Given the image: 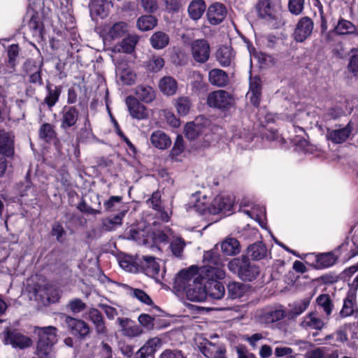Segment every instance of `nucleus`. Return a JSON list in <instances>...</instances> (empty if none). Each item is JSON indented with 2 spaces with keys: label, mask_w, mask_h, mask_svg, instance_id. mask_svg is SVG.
I'll return each mask as SVG.
<instances>
[{
  "label": "nucleus",
  "mask_w": 358,
  "mask_h": 358,
  "mask_svg": "<svg viewBox=\"0 0 358 358\" xmlns=\"http://www.w3.org/2000/svg\"><path fill=\"white\" fill-rule=\"evenodd\" d=\"M200 192L192 194V199L195 201L194 206L196 211L201 214L208 212L210 214L216 215L220 213H227L231 210L234 198L232 196L220 194L215 196L211 203L208 206L206 201H201L199 198Z\"/></svg>",
  "instance_id": "obj_1"
},
{
  "label": "nucleus",
  "mask_w": 358,
  "mask_h": 358,
  "mask_svg": "<svg viewBox=\"0 0 358 358\" xmlns=\"http://www.w3.org/2000/svg\"><path fill=\"white\" fill-rule=\"evenodd\" d=\"M57 329L52 326L35 327L34 334L38 336L36 355L39 358H48L52 347L57 343Z\"/></svg>",
  "instance_id": "obj_2"
},
{
  "label": "nucleus",
  "mask_w": 358,
  "mask_h": 358,
  "mask_svg": "<svg viewBox=\"0 0 358 358\" xmlns=\"http://www.w3.org/2000/svg\"><path fill=\"white\" fill-rule=\"evenodd\" d=\"M204 266L203 272H206L210 278L222 279L225 276L224 259L218 252L217 245L212 250L205 252L203 257Z\"/></svg>",
  "instance_id": "obj_3"
},
{
  "label": "nucleus",
  "mask_w": 358,
  "mask_h": 358,
  "mask_svg": "<svg viewBox=\"0 0 358 358\" xmlns=\"http://www.w3.org/2000/svg\"><path fill=\"white\" fill-rule=\"evenodd\" d=\"M228 268L244 281L254 280L260 273L259 266L252 264L247 256L233 259L228 263Z\"/></svg>",
  "instance_id": "obj_4"
},
{
  "label": "nucleus",
  "mask_w": 358,
  "mask_h": 358,
  "mask_svg": "<svg viewBox=\"0 0 358 358\" xmlns=\"http://www.w3.org/2000/svg\"><path fill=\"white\" fill-rule=\"evenodd\" d=\"M257 9L259 17L264 19L271 27L278 28L283 24L270 0H259Z\"/></svg>",
  "instance_id": "obj_5"
},
{
  "label": "nucleus",
  "mask_w": 358,
  "mask_h": 358,
  "mask_svg": "<svg viewBox=\"0 0 358 358\" xmlns=\"http://www.w3.org/2000/svg\"><path fill=\"white\" fill-rule=\"evenodd\" d=\"M328 320L319 316L317 311H311L303 316L299 322V327L307 331H321L328 324Z\"/></svg>",
  "instance_id": "obj_6"
},
{
  "label": "nucleus",
  "mask_w": 358,
  "mask_h": 358,
  "mask_svg": "<svg viewBox=\"0 0 358 358\" xmlns=\"http://www.w3.org/2000/svg\"><path fill=\"white\" fill-rule=\"evenodd\" d=\"M4 343L15 349L23 350L31 346L33 341L30 337L17 330H8L5 334Z\"/></svg>",
  "instance_id": "obj_7"
},
{
  "label": "nucleus",
  "mask_w": 358,
  "mask_h": 358,
  "mask_svg": "<svg viewBox=\"0 0 358 358\" xmlns=\"http://www.w3.org/2000/svg\"><path fill=\"white\" fill-rule=\"evenodd\" d=\"M184 289L187 299L192 301H203L206 299L205 278H194L192 284Z\"/></svg>",
  "instance_id": "obj_8"
},
{
  "label": "nucleus",
  "mask_w": 358,
  "mask_h": 358,
  "mask_svg": "<svg viewBox=\"0 0 358 358\" xmlns=\"http://www.w3.org/2000/svg\"><path fill=\"white\" fill-rule=\"evenodd\" d=\"M191 52L194 59L200 64L206 62L210 57V48L205 39H197L191 44Z\"/></svg>",
  "instance_id": "obj_9"
},
{
  "label": "nucleus",
  "mask_w": 358,
  "mask_h": 358,
  "mask_svg": "<svg viewBox=\"0 0 358 358\" xmlns=\"http://www.w3.org/2000/svg\"><path fill=\"white\" fill-rule=\"evenodd\" d=\"M141 266L143 272L148 276L155 278L157 282H161L164 278V272H161L159 263L152 256H143Z\"/></svg>",
  "instance_id": "obj_10"
},
{
  "label": "nucleus",
  "mask_w": 358,
  "mask_h": 358,
  "mask_svg": "<svg viewBox=\"0 0 358 358\" xmlns=\"http://www.w3.org/2000/svg\"><path fill=\"white\" fill-rule=\"evenodd\" d=\"M65 322L71 334L80 339H85L90 333V326L82 320L66 316Z\"/></svg>",
  "instance_id": "obj_11"
},
{
  "label": "nucleus",
  "mask_w": 358,
  "mask_h": 358,
  "mask_svg": "<svg viewBox=\"0 0 358 358\" xmlns=\"http://www.w3.org/2000/svg\"><path fill=\"white\" fill-rule=\"evenodd\" d=\"M232 103L231 94L222 90H217L209 94L208 104L210 107L217 108H227Z\"/></svg>",
  "instance_id": "obj_12"
},
{
  "label": "nucleus",
  "mask_w": 358,
  "mask_h": 358,
  "mask_svg": "<svg viewBox=\"0 0 358 358\" xmlns=\"http://www.w3.org/2000/svg\"><path fill=\"white\" fill-rule=\"evenodd\" d=\"M79 117V111L75 106H64L61 111L60 127L66 131L74 127Z\"/></svg>",
  "instance_id": "obj_13"
},
{
  "label": "nucleus",
  "mask_w": 358,
  "mask_h": 358,
  "mask_svg": "<svg viewBox=\"0 0 358 358\" xmlns=\"http://www.w3.org/2000/svg\"><path fill=\"white\" fill-rule=\"evenodd\" d=\"M353 130L354 124L350 121L345 127L328 130L327 137L334 143H343L350 138Z\"/></svg>",
  "instance_id": "obj_14"
},
{
  "label": "nucleus",
  "mask_w": 358,
  "mask_h": 358,
  "mask_svg": "<svg viewBox=\"0 0 358 358\" xmlns=\"http://www.w3.org/2000/svg\"><path fill=\"white\" fill-rule=\"evenodd\" d=\"M129 114L133 118L137 120H144L148 117V112L145 106L139 103L138 99L133 96H129L125 99Z\"/></svg>",
  "instance_id": "obj_15"
},
{
  "label": "nucleus",
  "mask_w": 358,
  "mask_h": 358,
  "mask_svg": "<svg viewBox=\"0 0 358 358\" xmlns=\"http://www.w3.org/2000/svg\"><path fill=\"white\" fill-rule=\"evenodd\" d=\"M286 315L282 306L273 307L263 311L259 316V321L262 324H271L280 321Z\"/></svg>",
  "instance_id": "obj_16"
},
{
  "label": "nucleus",
  "mask_w": 358,
  "mask_h": 358,
  "mask_svg": "<svg viewBox=\"0 0 358 358\" xmlns=\"http://www.w3.org/2000/svg\"><path fill=\"white\" fill-rule=\"evenodd\" d=\"M313 29V22L308 17H302L295 29L294 36L296 41L303 42L309 37Z\"/></svg>",
  "instance_id": "obj_17"
},
{
  "label": "nucleus",
  "mask_w": 358,
  "mask_h": 358,
  "mask_svg": "<svg viewBox=\"0 0 358 358\" xmlns=\"http://www.w3.org/2000/svg\"><path fill=\"white\" fill-rule=\"evenodd\" d=\"M227 13V10L226 7L221 3L215 2L211 4L208 8V20L210 24H219L224 20Z\"/></svg>",
  "instance_id": "obj_18"
},
{
  "label": "nucleus",
  "mask_w": 358,
  "mask_h": 358,
  "mask_svg": "<svg viewBox=\"0 0 358 358\" xmlns=\"http://www.w3.org/2000/svg\"><path fill=\"white\" fill-rule=\"evenodd\" d=\"M29 17L27 27L34 38L37 40L43 38V24L38 13L31 10L27 13Z\"/></svg>",
  "instance_id": "obj_19"
},
{
  "label": "nucleus",
  "mask_w": 358,
  "mask_h": 358,
  "mask_svg": "<svg viewBox=\"0 0 358 358\" xmlns=\"http://www.w3.org/2000/svg\"><path fill=\"white\" fill-rule=\"evenodd\" d=\"M213 278L205 279L206 298L208 296L212 299H221L225 294V288L221 282Z\"/></svg>",
  "instance_id": "obj_20"
},
{
  "label": "nucleus",
  "mask_w": 358,
  "mask_h": 358,
  "mask_svg": "<svg viewBox=\"0 0 358 358\" xmlns=\"http://www.w3.org/2000/svg\"><path fill=\"white\" fill-rule=\"evenodd\" d=\"M162 340L157 337L150 338L136 352L135 358H148L153 356L156 350L162 346Z\"/></svg>",
  "instance_id": "obj_21"
},
{
  "label": "nucleus",
  "mask_w": 358,
  "mask_h": 358,
  "mask_svg": "<svg viewBox=\"0 0 358 358\" xmlns=\"http://www.w3.org/2000/svg\"><path fill=\"white\" fill-rule=\"evenodd\" d=\"M216 59L223 67L234 64L236 53L230 46H222L216 52Z\"/></svg>",
  "instance_id": "obj_22"
},
{
  "label": "nucleus",
  "mask_w": 358,
  "mask_h": 358,
  "mask_svg": "<svg viewBox=\"0 0 358 358\" xmlns=\"http://www.w3.org/2000/svg\"><path fill=\"white\" fill-rule=\"evenodd\" d=\"M310 303V298H304L289 304V310L286 314L289 319L295 320L303 313L309 307Z\"/></svg>",
  "instance_id": "obj_23"
},
{
  "label": "nucleus",
  "mask_w": 358,
  "mask_h": 358,
  "mask_svg": "<svg viewBox=\"0 0 358 358\" xmlns=\"http://www.w3.org/2000/svg\"><path fill=\"white\" fill-rule=\"evenodd\" d=\"M261 94L262 85L260 79L257 77L250 78V90L248 92V96L253 106L257 107L259 106Z\"/></svg>",
  "instance_id": "obj_24"
},
{
  "label": "nucleus",
  "mask_w": 358,
  "mask_h": 358,
  "mask_svg": "<svg viewBox=\"0 0 358 358\" xmlns=\"http://www.w3.org/2000/svg\"><path fill=\"white\" fill-rule=\"evenodd\" d=\"M270 255L266 245L262 242H256L248 248V255L252 260L259 261Z\"/></svg>",
  "instance_id": "obj_25"
},
{
  "label": "nucleus",
  "mask_w": 358,
  "mask_h": 358,
  "mask_svg": "<svg viewBox=\"0 0 358 358\" xmlns=\"http://www.w3.org/2000/svg\"><path fill=\"white\" fill-rule=\"evenodd\" d=\"M201 278V276L197 275L194 269L182 270L176 275L175 282L180 288L184 289L192 283L194 278Z\"/></svg>",
  "instance_id": "obj_26"
},
{
  "label": "nucleus",
  "mask_w": 358,
  "mask_h": 358,
  "mask_svg": "<svg viewBox=\"0 0 358 358\" xmlns=\"http://www.w3.org/2000/svg\"><path fill=\"white\" fill-rule=\"evenodd\" d=\"M150 142L154 147L160 150L166 149L171 144L169 136L161 130L155 131L151 134Z\"/></svg>",
  "instance_id": "obj_27"
},
{
  "label": "nucleus",
  "mask_w": 358,
  "mask_h": 358,
  "mask_svg": "<svg viewBox=\"0 0 358 358\" xmlns=\"http://www.w3.org/2000/svg\"><path fill=\"white\" fill-rule=\"evenodd\" d=\"M138 39V36L136 35H128L120 43H117L114 49L119 52L131 53L134 50Z\"/></svg>",
  "instance_id": "obj_28"
},
{
  "label": "nucleus",
  "mask_w": 358,
  "mask_h": 358,
  "mask_svg": "<svg viewBox=\"0 0 358 358\" xmlns=\"http://www.w3.org/2000/svg\"><path fill=\"white\" fill-rule=\"evenodd\" d=\"M316 303L319 308L324 312L322 317L329 321L334 309V304L329 295L327 294L319 295L316 299Z\"/></svg>",
  "instance_id": "obj_29"
},
{
  "label": "nucleus",
  "mask_w": 358,
  "mask_h": 358,
  "mask_svg": "<svg viewBox=\"0 0 358 358\" xmlns=\"http://www.w3.org/2000/svg\"><path fill=\"white\" fill-rule=\"evenodd\" d=\"M355 298V293L348 294L347 297L344 299L343 308L339 313V316L341 318L352 315L357 310Z\"/></svg>",
  "instance_id": "obj_30"
},
{
  "label": "nucleus",
  "mask_w": 358,
  "mask_h": 358,
  "mask_svg": "<svg viewBox=\"0 0 358 358\" xmlns=\"http://www.w3.org/2000/svg\"><path fill=\"white\" fill-rule=\"evenodd\" d=\"M159 87L163 94L171 96L176 94L178 84L173 77L165 76L160 80Z\"/></svg>",
  "instance_id": "obj_31"
},
{
  "label": "nucleus",
  "mask_w": 358,
  "mask_h": 358,
  "mask_svg": "<svg viewBox=\"0 0 358 358\" xmlns=\"http://www.w3.org/2000/svg\"><path fill=\"white\" fill-rule=\"evenodd\" d=\"M13 154V141L0 145V172L1 173H3L6 169V157H12Z\"/></svg>",
  "instance_id": "obj_32"
},
{
  "label": "nucleus",
  "mask_w": 358,
  "mask_h": 358,
  "mask_svg": "<svg viewBox=\"0 0 358 358\" xmlns=\"http://www.w3.org/2000/svg\"><path fill=\"white\" fill-rule=\"evenodd\" d=\"M88 315L90 320L94 324L97 334H105L106 328L101 313L96 308H91L88 312Z\"/></svg>",
  "instance_id": "obj_33"
},
{
  "label": "nucleus",
  "mask_w": 358,
  "mask_h": 358,
  "mask_svg": "<svg viewBox=\"0 0 358 358\" xmlns=\"http://www.w3.org/2000/svg\"><path fill=\"white\" fill-rule=\"evenodd\" d=\"M208 79L212 85L223 87L228 83V76L223 70L214 69L210 71Z\"/></svg>",
  "instance_id": "obj_34"
},
{
  "label": "nucleus",
  "mask_w": 358,
  "mask_h": 358,
  "mask_svg": "<svg viewBox=\"0 0 358 358\" xmlns=\"http://www.w3.org/2000/svg\"><path fill=\"white\" fill-rule=\"evenodd\" d=\"M169 40V36L164 31L155 32L150 38L151 45L157 50L163 49L167 46Z\"/></svg>",
  "instance_id": "obj_35"
},
{
  "label": "nucleus",
  "mask_w": 358,
  "mask_h": 358,
  "mask_svg": "<svg viewBox=\"0 0 358 358\" xmlns=\"http://www.w3.org/2000/svg\"><path fill=\"white\" fill-rule=\"evenodd\" d=\"M221 249L225 255H236L240 252L239 242L236 238H227L222 243Z\"/></svg>",
  "instance_id": "obj_36"
},
{
  "label": "nucleus",
  "mask_w": 358,
  "mask_h": 358,
  "mask_svg": "<svg viewBox=\"0 0 358 358\" xmlns=\"http://www.w3.org/2000/svg\"><path fill=\"white\" fill-rule=\"evenodd\" d=\"M174 106L180 116L187 115L192 108V101L188 96H180L174 100Z\"/></svg>",
  "instance_id": "obj_37"
},
{
  "label": "nucleus",
  "mask_w": 358,
  "mask_h": 358,
  "mask_svg": "<svg viewBox=\"0 0 358 358\" xmlns=\"http://www.w3.org/2000/svg\"><path fill=\"white\" fill-rule=\"evenodd\" d=\"M206 10V4L203 0H193L188 7L189 15L193 20L199 19Z\"/></svg>",
  "instance_id": "obj_38"
},
{
  "label": "nucleus",
  "mask_w": 358,
  "mask_h": 358,
  "mask_svg": "<svg viewBox=\"0 0 358 358\" xmlns=\"http://www.w3.org/2000/svg\"><path fill=\"white\" fill-rule=\"evenodd\" d=\"M136 99L145 103H150L155 99V92L150 86L139 85L136 88Z\"/></svg>",
  "instance_id": "obj_39"
},
{
  "label": "nucleus",
  "mask_w": 358,
  "mask_h": 358,
  "mask_svg": "<svg viewBox=\"0 0 358 358\" xmlns=\"http://www.w3.org/2000/svg\"><path fill=\"white\" fill-rule=\"evenodd\" d=\"M185 245L186 242L182 237L173 236L170 241L169 248L174 257L181 258Z\"/></svg>",
  "instance_id": "obj_40"
},
{
  "label": "nucleus",
  "mask_w": 358,
  "mask_h": 358,
  "mask_svg": "<svg viewBox=\"0 0 358 358\" xmlns=\"http://www.w3.org/2000/svg\"><path fill=\"white\" fill-rule=\"evenodd\" d=\"M228 296L231 299L241 298L247 290L246 286L238 282H230L227 285Z\"/></svg>",
  "instance_id": "obj_41"
},
{
  "label": "nucleus",
  "mask_w": 358,
  "mask_h": 358,
  "mask_svg": "<svg viewBox=\"0 0 358 358\" xmlns=\"http://www.w3.org/2000/svg\"><path fill=\"white\" fill-rule=\"evenodd\" d=\"M157 24V20L153 15H142L136 22L137 27L142 31H146L154 29Z\"/></svg>",
  "instance_id": "obj_42"
},
{
  "label": "nucleus",
  "mask_w": 358,
  "mask_h": 358,
  "mask_svg": "<svg viewBox=\"0 0 358 358\" xmlns=\"http://www.w3.org/2000/svg\"><path fill=\"white\" fill-rule=\"evenodd\" d=\"M128 32V25L124 22L115 23L109 29L108 36L113 39L120 38Z\"/></svg>",
  "instance_id": "obj_43"
},
{
  "label": "nucleus",
  "mask_w": 358,
  "mask_h": 358,
  "mask_svg": "<svg viewBox=\"0 0 358 358\" xmlns=\"http://www.w3.org/2000/svg\"><path fill=\"white\" fill-rule=\"evenodd\" d=\"M336 257L331 253L321 254L317 257L316 268L322 269L334 265L336 262Z\"/></svg>",
  "instance_id": "obj_44"
},
{
  "label": "nucleus",
  "mask_w": 358,
  "mask_h": 358,
  "mask_svg": "<svg viewBox=\"0 0 358 358\" xmlns=\"http://www.w3.org/2000/svg\"><path fill=\"white\" fill-rule=\"evenodd\" d=\"M48 95L44 99L45 103L48 106L49 108H52L55 103L57 102L59 97L61 94V87L59 86L55 87L54 89H52L51 87L48 85Z\"/></svg>",
  "instance_id": "obj_45"
},
{
  "label": "nucleus",
  "mask_w": 358,
  "mask_h": 358,
  "mask_svg": "<svg viewBox=\"0 0 358 358\" xmlns=\"http://www.w3.org/2000/svg\"><path fill=\"white\" fill-rule=\"evenodd\" d=\"M355 29V25L351 22L344 19L339 20L335 28L336 32L341 35L352 34Z\"/></svg>",
  "instance_id": "obj_46"
},
{
  "label": "nucleus",
  "mask_w": 358,
  "mask_h": 358,
  "mask_svg": "<svg viewBox=\"0 0 358 358\" xmlns=\"http://www.w3.org/2000/svg\"><path fill=\"white\" fill-rule=\"evenodd\" d=\"M201 132V126L194 122H189L185 127V136L189 140H194Z\"/></svg>",
  "instance_id": "obj_47"
},
{
  "label": "nucleus",
  "mask_w": 358,
  "mask_h": 358,
  "mask_svg": "<svg viewBox=\"0 0 358 358\" xmlns=\"http://www.w3.org/2000/svg\"><path fill=\"white\" fill-rule=\"evenodd\" d=\"M39 136L45 141H50L55 136L52 126L48 123L42 124L39 129Z\"/></svg>",
  "instance_id": "obj_48"
},
{
  "label": "nucleus",
  "mask_w": 358,
  "mask_h": 358,
  "mask_svg": "<svg viewBox=\"0 0 358 358\" xmlns=\"http://www.w3.org/2000/svg\"><path fill=\"white\" fill-rule=\"evenodd\" d=\"M87 306L81 299L75 298L69 301L67 304L69 308L73 313H79L86 308Z\"/></svg>",
  "instance_id": "obj_49"
},
{
  "label": "nucleus",
  "mask_w": 358,
  "mask_h": 358,
  "mask_svg": "<svg viewBox=\"0 0 358 358\" xmlns=\"http://www.w3.org/2000/svg\"><path fill=\"white\" fill-rule=\"evenodd\" d=\"M305 0H289L288 8L289 12L295 15H300L304 8Z\"/></svg>",
  "instance_id": "obj_50"
},
{
  "label": "nucleus",
  "mask_w": 358,
  "mask_h": 358,
  "mask_svg": "<svg viewBox=\"0 0 358 358\" xmlns=\"http://www.w3.org/2000/svg\"><path fill=\"white\" fill-rule=\"evenodd\" d=\"M130 294L145 304L151 305L152 303L151 298L142 289L132 288Z\"/></svg>",
  "instance_id": "obj_51"
},
{
  "label": "nucleus",
  "mask_w": 358,
  "mask_h": 358,
  "mask_svg": "<svg viewBox=\"0 0 358 358\" xmlns=\"http://www.w3.org/2000/svg\"><path fill=\"white\" fill-rule=\"evenodd\" d=\"M164 65V60L159 56L152 57L148 63V69L150 71L157 72L160 71Z\"/></svg>",
  "instance_id": "obj_52"
},
{
  "label": "nucleus",
  "mask_w": 358,
  "mask_h": 358,
  "mask_svg": "<svg viewBox=\"0 0 358 358\" xmlns=\"http://www.w3.org/2000/svg\"><path fill=\"white\" fill-rule=\"evenodd\" d=\"M122 197L120 196H112L110 199L103 203V206L108 211L114 210L118 206L120 205Z\"/></svg>",
  "instance_id": "obj_53"
},
{
  "label": "nucleus",
  "mask_w": 358,
  "mask_h": 358,
  "mask_svg": "<svg viewBox=\"0 0 358 358\" xmlns=\"http://www.w3.org/2000/svg\"><path fill=\"white\" fill-rule=\"evenodd\" d=\"M348 70L355 77L358 78V50H355L350 57Z\"/></svg>",
  "instance_id": "obj_54"
},
{
  "label": "nucleus",
  "mask_w": 358,
  "mask_h": 358,
  "mask_svg": "<svg viewBox=\"0 0 358 358\" xmlns=\"http://www.w3.org/2000/svg\"><path fill=\"white\" fill-rule=\"evenodd\" d=\"M159 358H186L184 353L177 349H166L164 350Z\"/></svg>",
  "instance_id": "obj_55"
},
{
  "label": "nucleus",
  "mask_w": 358,
  "mask_h": 358,
  "mask_svg": "<svg viewBox=\"0 0 358 358\" xmlns=\"http://www.w3.org/2000/svg\"><path fill=\"white\" fill-rule=\"evenodd\" d=\"M147 203L150 207L153 209L159 210L161 204V194L159 192L156 191L152 193L151 198L147 201Z\"/></svg>",
  "instance_id": "obj_56"
},
{
  "label": "nucleus",
  "mask_w": 358,
  "mask_h": 358,
  "mask_svg": "<svg viewBox=\"0 0 358 358\" xmlns=\"http://www.w3.org/2000/svg\"><path fill=\"white\" fill-rule=\"evenodd\" d=\"M105 0H91L89 5L91 13H96L99 15H103L104 10L103 3Z\"/></svg>",
  "instance_id": "obj_57"
},
{
  "label": "nucleus",
  "mask_w": 358,
  "mask_h": 358,
  "mask_svg": "<svg viewBox=\"0 0 358 358\" xmlns=\"http://www.w3.org/2000/svg\"><path fill=\"white\" fill-rule=\"evenodd\" d=\"M138 321L141 325L148 329H152L154 327V318L148 314L140 315Z\"/></svg>",
  "instance_id": "obj_58"
},
{
  "label": "nucleus",
  "mask_w": 358,
  "mask_h": 358,
  "mask_svg": "<svg viewBox=\"0 0 358 358\" xmlns=\"http://www.w3.org/2000/svg\"><path fill=\"white\" fill-rule=\"evenodd\" d=\"M99 358H113L111 347L106 343L102 342L100 345Z\"/></svg>",
  "instance_id": "obj_59"
},
{
  "label": "nucleus",
  "mask_w": 358,
  "mask_h": 358,
  "mask_svg": "<svg viewBox=\"0 0 358 358\" xmlns=\"http://www.w3.org/2000/svg\"><path fill=\"white\" fill-rule=\"evenodd\" d=\"M19 53V46L17 44H13L9 46L8 49V57L9 63L13 66L15 64V61Z\"/></svg>",
  "instance_id": "obj_60"
},
{
  "label": "nucleus",
  "mask_w": 358,
  "mask_h": 358,
  "mask_svg": "<svg viewBox=\"0 0 358 358\" xmlns=\"http://www.w3.org/2000/svg\"><path fill=\"white\" fill-rule=\"evenodd\" d=\"M141 6L146 12L153 13L157 9L156 0H141Z\"/></svg>",
  "instance_id": "obj_61"
},
{
  "label": "nucleus",
  "mask_w": 358,
  "mask_h": 358,
  "mask_svg": "<svg viewBox=\"0 0 358 358\" xmlns=\"http://www.w3.org/2000/svg\"><path fill=\"white\" fill-rule=\"evenodd\" d=\"M99 307L105 312L107 317L110 320H113L117 315V310L112 306L101 303L99 305Z\"/></svg>",
  "instance_id": "obj_62"
},
{
  "label": "nucleus",
  "mask_w": 358,
  "mask_h": 358,
  "mask_svg": "<svg viewBox=\"0 0 358 358\" xmlns=\"http://www.w3.org/2000/svg\"><path fill=\"white\" fill-rule=\"evenodd\" d=\"M64 234L65 231L60 224L55 223L53 224L52 228V235L56 237L57 241H61V238Z\"/></svg>",
  "instance_id": "obj_63"
},
{
  "label": "nucleus",
  "mask_w": 358,
  "mask_h": 358,
  "mask_svg": "<svg viewBox=\"0 0 358 358\" xmlns=\"http://www.w3.org/2000/svg\"><path fill=\"white\" fill-rule=\"evenodd\" d=\"M141 328L138 325H132L124 329L125 335L129 337H136L142 334Z\"/></svg>",
  "instance_id": "obj_64"
}]
</instances>
